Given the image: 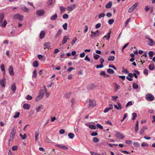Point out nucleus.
<instances>
[{
    "label": "nucleus",
    "mask_w": 155,
    "mask_h": 155,
    "mask_svg": "<svg viewBox=\"0 0 155 155\" xmlns=\"http://www.w3.org/2000/svg\"><path fill=\"white\" fill-rule=\"evenodd\" d=\"M118 106L117 105L114 104V107L117 110L121 109L122 107H121V103L119 101L117 102Z\"/></svg>",
    "instance_id": "nucleus-9"
},
{
    "label": "nucleus",
    "mask_w": 155,
    "mask_h": 155,
    "mask_svg": "<svg viewBox=\"0 0 155 155\" xmlns=\"http://www.w3.org/2000/svg\"><path fill=\"white\" fill-rule=\"evenodd\" d=\"M149 56L150 57H152L153 54V52L152 51H150L148 53Z\"/></svg>",
    "instance_id": "nucleus-60"
},
{
    "label": "nucleus",
    "mask_w": 155,
    "mask_h": 155,
    "mask_svg": "<svg viewBox=\"0 0 155 155\" xmlns=\"http://www.w3.org/2000/svg\"><path fill=\"white\" fill-rule=\"evenodd\" d=\"M77 40V38L76 37L74 38V39L72 40L71 42V45L72 46H73L74 44L75 43Z\"/></svg>",
    "instance_id": "nucleus-43"
},
{
    "label": "nucleus",
    "mask_w": 155,
    "mask_h": 155,
    "mask_svg": "<svg viewBox=\"0 0 155 155\" xmlns=\"http://www.w3.org/2000/svg\"><path fill=\"white\" fill-rule=\"evenodd\" d=\"M93 141L95 143H98L99 142L98 139L96 137H94L93 139Z\"/></svg>",
    "instance_id": "nucleus-50"
},
{
    "label": "nucleus",
    "mask_w": 155,
    "mask_h": 155,
    "mask_svg": "<svg viewBox=\"0 0 155 155\" xmlns=\"http://www.w3.org/2000/svg\"><path fill=\"white\" fill-rule=\"evenodd\" d=\"M23 107L26 110L29 109L30 108V105L27 104H25L23 105Z\"/></svg>",
    "instance_id": "nucleus-24"
},
{
    "label": "nucleus",
    "mask_w": 155,
    "mask_h": 155,
    "mask_svg": "<svg viewBox=\"0 0 155 155\" xmlns=\"http://www.w3.org/2000/svg\"><path fill=\"white\" fill-rule=\"evenodd\" d=\"M94 57L95 60H97L99 58L100 56L98 54H95L94 55Z\"/></svg>",
    "instance_id": "nucleus-48"
},
{
    "label": "nucleus",
    "mask_w": 155,
    "mask_h": 155,
    "mask_svg": "<svg viewBox=\"0 0 155 155\" xmlns=\"http://www.w3.org/2000/svg\"><path fill=\"white\" fill-rule=\"evenodd\" d=\"M15 137L14 136H13V135H11L10 139L8 140L9 141V143H8V145H9L10 144V141H12L13 139L14 138V137Z\"/></svg>",
    "instance_id": "nucleus-41"
},
{
    "label": "nucleus",
    "mask_w": 155,
    "mask_h": 155,
    "mask_svg": "<svg viewBox=\"0 0 155 155\" xmlns=\"http://www.w3.org/2000/svg\"><path fill=\"white\" fill-rule=\"evenodd\" d=\"M67 26H68V24L67 23H65L64 25H62V27H63V28L65 30H67Z\"/></svg>",
    "instance_id": "nucleus-45"
},
{
    "label": "nucleus",
    "mask_w": 155,
    "mask_h": 155,
    "mask_svg": "<svg viewBox=\"0 0 155 155\" xmlns=\"http://www.w3.org/2000/svg\"><path fill=\"white\" fill-rule=\"evenodd\" d=\"M16 133L15 130L14 128H12V130L11 132V134L12 135H13V136H15V135Z\"/></svg>",
    "instance_id": "nucleus-39"
},
{
    "label": "nucleus",
    "mask_w": 155,
    "mask_h": 155,
    "mask_svg": "<svg viewBox=\"0 0 155 155\" xmlns=\"http://www.w3.org/2000/svg\"><path fill=\"white\" fill-rule=\"evenodd\" d=\"M91 35L90 37L92 38H94L97 37L101 35V31H99L98 30H97L95 32L91 31Z\"/></svg>",
    "instance_id": "nucleus-3"
},
{
    "label": "nucleus",
    "mask_w": 155,
    "mask_h": 155,
    "mask_svg": "<svg viewBox=\"0 0 155 155\" xmlns=\"http://www.w3.org/2000/svg\"><path fill=\"white\" fill-rule=\"evenodd\" d=\"M45 94V91L43 89L40 90L38 96L36 98L35 101L36 102H38L41 100L44 97Z\"/></svg>",
    "instance_id": "nucleus-2"
},
{
    "label": "nucleus",
    "mask_w": 155,
    "mask_h": 155,
    "mask_svg": "<svg viewBox=\"0 0 155 155\" xmlns=\"http://www.w3.org/2000/svg\"><path fill=\"white\" fill-rule=\"evenodd\" d=\"M89 107H93L96 106V102L90 99L89 100Z\"/></svg>",
    "instance_id": "nucleus-7"
},
{
    "label": "nucleus",
    "mask_w": 155,
    "mask_h": 155,
    "mask_svg": "<svg viewBox=\"0 0 155 155\" xmlns=\"http://www.w3.org/2000/svg\"><path fill=\"white\" fill-rule=\"evenodd\" d=\"M149 68L150 70L152 71L155 69V66L153 64H150L149 66Z\"/></svg>",
    "instance_id": "nucleus-21"
},
{
    "label": "nucleus",
    "mask_w": 155,
    "mask_h": 155,
    "mask_svg": "<svg viewBox=\"0 0 155 155\" xmlns=\"http://www.w3.org/2000/svg\"><path fill=\"white\" fill-rule=\"evenodd\" d=\"M115 58L114 56H111L108 57L107 60L108 61H113Z\"/></svg>",
    "instance_id": "nucleus-32"
},
{
    "label": "nucleus",
    "mask_w": 155,
    "mask_h": 155,
    "mask_svg": "<svg viewBox=\"0 0 155 155\" xmlns=\"http://www.w3.org/2000/svg\"><path fill=\"white\" fill-rule=\"evenodd\" d=\"M132 120H134L137 117V114L135 113H134L132 114Z\"/></svg>",
    "instance_id": "nucleus-29"
},
{
    "label": "nucleus",
    "mask_w": 155,
    "mask_h": 155,
    "mask_svg": "<svg viewBox=\"0 0 155 155\" xmlns=\"http://www.w3.org/2000/svg\"><path fill=\"white\" fill-rule=\"evenodd\" d=\"M45 13V12L44 10L42 9L37 10L36 12V14L37 15L39 16L42 15Z\"/></svg>",
    "instance_id": "nucleus-10"
},
{
    "label": "nucleus",
    "mask_w": 155,
    "mask_h": 155,
    "mask_svg": "<svg viewBox=\"0 0 155 155\" xmlns=\"http://www.w3.org/2000/svg\"><path fill=\"white\" fill-rule=\"evenodd\" d=\"M107 72L110 74H114V71L110 68L108 69L107 70Z\"/></svg>",
    "instance_id": "nucleus-31"
},
{
    "label": "nucleus",
    "mask_w": 155,
    "mask_h": 155,
    "mask_svg": "<svg viewBox=\"0 0 155 155\" xmlns=\"http://www.w3.org/2000/svg\"><path fill=\"white\" fill-rule=\"evenodd\" d=\"M114 22V20L113 19H110L108 20V23L110 25L112 24Z\"/></svg>",
    "instance_id": "nucleus-46"
},
{
    "label": "nucleus",
    "mask_w": 155,
    "mask_h": 155,
    "mask_svg": "<svg viewBox=\"0 0 155 155\" xmlns=\"http://www.w3.org/2000/svg\"><path fill=\"white\" fill-rule=\"evenodd\" d=\"M133 87L134 89H137L138 88V84L137 83H133Z\"/></svg>",
    "instance_id": "nucleus-33"
},
{
    "label": "nucleus",
    "mask_w": 155,
    "mask_h": 155,
    "mask_svg": "<svg viewBox=\"0 0 155 155\" xmlns=\"http://www.w3.org/2000/svg\"><path fill=\"white\" fill-rule=\"evenodd\" d=\"M21 9L23 11L25 12H28L29 11V10L25 6H22L21 7Z\"/></svg>",
    "instance_id": "nucleus-27"
},
{
    "label": "nucleus",
    "mask_w": 155,
    "mask_h": 155,
    "mask_svg": "<svg viewBox=\"0 0 155 155\" xmlns=\"http://www.w3.org/2000/svg\"><path fill=\"white\" fill-rule=\"evenodd\" d=\"M61 30L60 29L57 32V33L55 35V38H58L61 35Z\"/></svg>",
    "instance_id": "nucleus-25"
},
{
    "label": "nucleus",
    "mask_w": 155,
    "mask_h": 155,
    "mask_svg": "<svg viewBox=\"0 0 155 155\" xmlns=\"http://www.w3.org/2000/svg\"><path fill=\"white\" fill-rule=\"evenodd\" d=\"M36 77V71L35 69L33 72L32 78H35Z\"/></svg>",
    "instance_id": "nucleus-42"
},
{
    "label": "nucleus",
    "mask_w": 155,
    "mask_h": 155,
    "mask_svg": "<svg viewBox=\"0 0 155 155\" xmlns=\"http://www.w3.org/2000/svg\"><path fill=\"white\" fill-rule=\"evenodd\" d=\"M39 134V130H37L35 132V140L37 141L38 139V137Z\"/></svg>",
    "instance_id": "nucleus-20"
},
{
    "label": "nucleus",
    "mask_w": 155,
    "mask_h": 155,
    "mask_svg": "<svg viewBox=\"0 0 155 155\" xmlns=\"http://www.w3.org/2000/svg\"><path fill=\"white\" fill-rule=\"evenodd\" d=\"M148 145V144L146 142H143L141 144V146L143 147H145Z\"/></svg>",
    "instance_id": "nucleus-52"
},
{
    "label": "nucleus",
    "mask_w": 155,
    "mask_h": 155,
    "mask_svg": "<svg viewBox=\"0 0 155 155\" xmlns=\"http://www.w3.org/2000/svg\"><path fill=\"white\" fill-rule=\"evenodd\" d=\"M110 33H111L110 32H108L107 33V35H105L104 36V38H106L107 39V40H108L110 39Z\"/></svg>",
    "instance_id": "nucleus-30"
},
{
    "label": "nucleus",
    "mask_w": 155,
    "mask_h": 155,
    "mask_svg": "<svg viewBox=\"0 0 155 155\" xmlns=\"http://www.w3.org/2000/svg\"><path fill=\"white\" fill-rule=\"evenodd\" d=\"M75 4H71L67 7V10L69 12H71L75 8Z\"/></svg>",
    "instance_id": "nucleus-6"
},
{
    "label": "nucleus",
    "mask_w": 155,
    "mask_h": 155,
    "mask_svg": "<svg viewBox=\"0 0 155 155\" xmlns=\"http://www.w3.org/2000/svg\"><path fill=\"white\" fill-rule=\"evenodd\" d=\"M147 129V128L146 127L144 126L140 130V135L143 134L144 132V130Z\"/></svg>",
    "instance_id": "nucleus-22"
},
{
    "label": "nucleus",
    "mask_w": 155,
    "mask_h": 155,
    "mask_svg": "<svg viewBox=\"0 0 155 155\" xmlns=\"http://www.w3.org/2000/svg\"><path fill=\"white\" fill-rule=\"evenodd\" d=\"M60 9L61 12H64L66 10V8L65 7L63 6L60 7Z\"/></svg>",
    "instance_id": "nucleus-40"
},
{
    "label": "nucleus",
    "mask_w": 155,
    "mask_h": 155,
    "mask_svg": "<svg viewBox=\"0 0 155 155\" xmlns=\"http://www.w3.org/2000/svg\"><path fill=\"white\" fill-rule=\"evenodd\" d=\"M68 136L70 138L72 139L74 136V134L73 133H70L68 134Z\"/></svg>",
    "instance_id": "nucleus-28"
},
{
    "label": "nucleus",
    "mask_w": 155,
    "mask_h": 155,
    "mask_svg": "<svg viewBox=\"0 0 155 155\" xmlns=\"http://www.w3.org/2000/svg\"><path fill=\"white\" fill-rule=\"evenodd\" d=\"M69 39L68 38V36H64L63 40L62 41V45H64L66 43L67 41L68 40H69Z\"/></svg>",
    "instance_id": "nucleus-14"
},
{
    "label": "nucleus",
    "mask_w": 155,
    "mask_h": 155,
    "mask_svg": "<svg viewBox=\"0 0 155 155\" xmlns=\"http://www.w3.org/2000/svg\"><path fill=\"white\" fill-rule=\"evenodd\" d=\"M68 17V15L67 14H64L63 15V18L64 19H67Z\"/></svg>",
    "instance_id": "nucleus-62"
},
{
    "label": "nucleus",
    "mask_w": 155,
    "mask_h": 155,
    "mask_svg": "<svg viewBox=\"0 0 155 155\" xmlns=\"http://www.w3.org/2000/svg\"><path fill=\"white\" fill-rule=\"evenodd\" d=\"M103 67V64H101L100 65H98L96 66V68H101Z\"/></svg>",
    "instance_id": "nucleus-63"
},
{
    "label": "nucleus",
    "mask_w": 155,
    "mask_h": 155,
    "mask_svg": "<svg viewBox=\"0 0 155 155\" xmlns=\"http://www.w3.org/2000/svg\"><path fill=\"white\" fill-rule=\"evenodd\" d=\"M20 114L19 112H17L16 114L13 116L14 118H16L18 117Z\"/></svg>",
    "instance_id": "nucleus-44"
},
{
    "label": "nucleus",
    "mask_w": 155,
    "mask_h": 155,
    "mask_svg": "<svg viewBox=\"0 0 155 155\" xmlns=\"http://www.w3.org/2000/svg\"><path fill=\"white\" fill-rule=\"evenodd\" d=\"M23 16L20 14H17L15 16V18L20 20H22L23 19Z\"/></svg>",
    "instance_id": "nucleus-17"
},
{
    "label": "nucleus",
    "mask_w": 155,
    "mask_h": 155,
    "mask_svg": "<svg viewBox=\"0 0 155 155\" xmlns=\"http://www.w3.org/2000/svg\"><path fill=\"white\" fill-rule=\"evenodd\" d=\"M130 18H129L128 19H127L126 20V22H125V27H126L127 26V25L128 23L129 22L130 20Z\"/></svg>",
    "instance_id": "nucleus-61"
},
{
    "label": "nucleus",
    "mask_w": 155,
    "mask_h": 155,
    "mask_svg": "<svg viewBox=\"0 0 155 155\" xmlns=\"http://www.w3.org/2000/svg\"><path fill=\"white\" fill-rule=\"evenodd\" d=\"M144 74L145 75H148V70L146 69H144L143 71Z\"/></svg>",
    "instance_id": "nucleus-57"
},
{
    "label": "nucleus",
    "mask_w": 155,
    "mask_h": 155,
    "mask_svg": "<svg viewBox=\"0 0 155 155\" xmlns=\"http://www.w3.org/2000/svg\"><path fill=\"white\" fill-rule=\"evenodd\" d=\"M84 60L85 61H87L88 62H90V59L88 57L87 55L84 58Z\"/></svg>",
    "instance_id": "nucleus-58"
},
{
    "label": "nucleus",
    "mask_w": 155,
    "mask_h": 155,
    "mask_svg": "<svg viewBox=\"0 0 155 155\" xmlns=\"http://www.w3.org/2000/svg\"><path fill=\"white\" fill-rule=\"evenodd\" d=\"M112 5V2H109L106 5L105 7L107 8H110Z\"/></svg>",
    "instance_id": "nucleus-23"
},
{
    "label": "nucleus",
    "mask_w": 155,
    "mask_h": 155,
    "mask_svg": "<svg viewBox=\"0 0 155 155\" xmlns=\"http://www.w3.org/2000/svg\"><path fill=\"white\" fill-rule=\"evenodd\" d=\"M97 127L98 128H99L101 129H102L103 128V127L101 124H97L96 125Z\"/></svg>",
    "instance_id": "nucleus-54"
},
{
    "label": "nucleus",
    "mask_w": 155,
    "mask_h": 155,
    "mask_svg": "<svg viewBox=\"0 0 155 155\" xmlns=\"http://www.w3.org/2000/svg\"><path fill=\"white\" fill-rule=\"evenodd\" d=\"M122 72L126 74H128L129 73V72L127 69H124V70H123Z\"/></svg>",
    "instance_id": "nucleus-64"
},
{
    "label": "nucleus",
    "mask_w": 155,
    "mask_h": 155,
    "mask_svg": "<svg viewBox=\"0 0 155 155\" xmlns=\"http://www.w3.org/2000/svg\"><path fill=\"white\" fill-rule=\"evenodd\" d=\"M116 137L119 139H123L124 137V136L123 134L121 132H117L116 135Z\"/></svg>",
    "instance_id": "nucleus-8"
},
{
    "label": "nucleus",
    "mask_w": 155,
    "mask_h": 155,
    "mask_svg": "<svg viewBox=\"0 0 155 155\" xmlns=\"http://www.w3.org/2000/svg\"><path fill=\"white\" fill-rule=\"evenodd\" d=\"M55 146L58 147L59 148L62 149L63 146L62 144H56L55 145Z\"/></svg>",
    "instance_id": "nucleus-55"
},
{
    "label": "nucleus",
    "mask_w": 155,
    "mask_h": 155,
    "mask_svg": "<svg viewBox=\"0 0 155 155\" xmlns=\"http://www.w3.org/2000/svg\"><path fill=\"white\" fill-rule=\"evenodd\" d=\"M20 137L22 138V140H24L25 139L26 137V135L25 134L24 135H22L21 134L20 135Z\"/></svg>",
    "instance_id": "nucleus-51"
},
{
    "label": "nucleus",
    "mask_w": 155,
    "mask_h": 155,
    "mask_svg": "<svg viewBox=\"0 0 155 155\" xmlns=\"http://www.w3.org/2000/svg\"><path fill=\"white\" fill-rule=\"evenodd\" d=\"M42 105H39V106H38V107H37L36 108V111L37 112H40V109H41V108H42Z\"/></svg>",
    "instance_id": "nucleus-37"
},
{
    "label": "nucleus",
    "mask_w": 155,
    "mask_h": 155,
    "mask_svg": "<svg viewBox=\"0 0 155 155\" xmlns=\"http://www.w3.org/2000/svg\"><path fill=\"white\" fill-rule=\"evenodd\" d=\"M8 71L9 74L11 75H13L14 74L13 71V68L11 66H9L8 68Z\"/></svg>",
    "instance_id": "nucleus-12"
},
{
    "label": "nucleus",
    "mask_w": 155,
    "mask_h": 155,
    "mask_svg": "<svg viewBox=\"0 0 155 155\" xmlns=\"http://www.w3.org/2000/svg\"><path fill=\"white\" fill-rule=\"evenodd\" d=\"M11 89L12 90L15 92L16 90V87L15 84H13L11 86Z\"/></svg>",
    "instance_id": "nucleus-26"
},
{
    "label": "nucleus",
    "mask_w": 155,
    "mask_h": 155,
    "mask_svg": "<svg viewBox=\"0 0 155 155\" xmlns=\"http://www.w3.org/2000/svg\"><path fill=\"white\" fill-rule=\"evenodd\" d=\"M138 5V3H136L134 5L131 7L128 10V12H132L136 9Z\"/></svg>",
    "instance_id": "nucleus-5"
},
{
    "label": "nucleus",
    "mask_w": 155,
    "mask_h": 155,
    "mask_svg": "<svg viewBox=\"0 0 155 155\" xmlns=\"http://www.w3.org/2000/svg\"><path fill=\"white\" fill-rule=\"evenodd\" d=\"M71 95V92H68L66 93L65 94V97L66 98H69Z\"/></svg>",
    "instance_id": "nucleus-34"
},
{
    "label": "nucleus",
    "mask_w": 155,
    "mask_h": 155,
    "mask_svg": "<svg viewBox=\"0 0 155 155\" xmlns=\"http://www.w3.org/2000/svg\"><path fill=\"white\" fill-rule=\"evenodd\" d=\"M132 102L131 101H129L126 104V107H127L129 106L132 105Z\"/></svg>",
    "instance_id": "nucleus-49"
},
{
    "label": "nucleus",
    "mask_w": 155,
    "mask_h": 155,
    "mask_svg": "<svg viewBox=\"0 0 155 155\" xmlns=\"http://www.w3.org/2000/svg\"><path fill=\"white\" fill-rule=\"evenodd\" d=\"M148 39L149 40V41L147 42L148 45L151 46L153 45L154 43L152 39L150 38H148Z\"/></svg>",
    "instance_id": "nucleus-18"
},
{
    "label": "nucleus",
    "mask_w": 155,
    "mask_h": 155,
    "mask_svg": "<svg viewBox=\"0 0 155 155\" xmlns=\"http://www.w3.org/2000/svg\"><path fill=\"white\" fill-rule=\"evenodd\" d=\"M26 98L28 100H31L32 99V97L29 95H28L26 96Z\"/></svg>",
    "instance_id": "nucleus-47"
},
{
    "label": "nucleus",
    "mask_w": 155,
    "mask_h": 155,
    "mask_svg": "<svg viewBox=\"0 0 155 155\" xmlns=\"http://www.w3.org/2000/svg\"><path fill=\"white\" fill-rule=\"evenodd\" d=\"M58 17V15L57 14H55L54 15L51 16L50 18V19L52 21L55 20Z\"/></svg>",
    "instance_id": "nucleus-19"
},
{
    "label": "nucleus",
    "mask_w": 155,
    "mask_h": 155,
    "mask_svg": "<svg viewBox=\"0 0 155 155\" xmlns=\"http://www.w3.org/2000/svg\"><path fill=\"white\" fill-rule=\"evenodd\" d=\"M1 69L2 71H5V65L3 64H2L0 66Z\"/></svg>",
    "instance_id": "nucleus-38"
},
{
    "label": "nucleus",
    "mask_w": 155,
    "mask_h": 155,
    "mask_svg": "<svg viewBox=\"0 0 155 155\" xmlns=\"http://www.w3.org/2000/svg\"><path fill=\"white\" fill-rule=\"evenodd\" d=\"M146 99L147 101H152L154 99V96L151 94H148L146 95Z\"/></svg>",
    "instance_id": "nucleus-4"
},
{
    "label": "nucleus",
    "mask_w": 155,
    "mask_h": 155,
    "mask_svg": "<svg viewBox=\"0 0 155 155\" xmlns=\"http://www.w3.org/2000/svg\"><path fill=\"white\" fill-rule=\"evenodd\" d=\"M45 31L44 30H42L41 31L39 35V38L41 39H43L45 37Z\"/></svg>",
    "instance_id": "nucleus-15"
},
{
    "label": "nucleus",
    "mask_w": 155,
    "mask_h": 155,
    "mask_svg": "<svg viewBox=\"0 0 155 155\" xmlns=\"http://www.w3.org/2000/svg\"><path fill=\"white\" fill-rule=\"evenodd\" d=\"M105 16V14L104 13L100 14L98 15V18H99L101 19V17H103Z\"/></svg>",
    "instance_id": "nucleus-53"
},
{
    "label": "nucleus",
    "mask_w": 155,
    "mask_h": 155,
    "mask_svg": "<svg viewBox=\"0 0 155 155\" xmlns=\"http://www.w3.org/2000/svg\"><path fill=\"white\" fill-rule=\"evenodd\" d=\"M88 127L91 129L92 130H94L96 128V126L94 125L90 124L89 125Z\"/></svg>",
    "instance_id": "nucleus-35"
},
{
    "label": "nucleus",
    "mask_w": 155,
    "mask_h": 155,
    "mask_svg": "<svg viewBox=\"0 0 155 155\" xmlns=\"http://www.w3.org/2000/svg\"><path fill=\"white\" fill-rule=\"evenodd\" d=\"M134 146L137 147H139L140 146L139 143L138 142H134Z\"/></svg>",
    "instance_id": "nucleus-59"
},
{
    "label": "nucleus",
    "mask_w": 155,
    "mask_h": 155,
    "mask_svg": "<svg viewBox=\"0 0 155 155\" xmlns=\"http://www.w3.org/2000/svg\"><path fill=\"white\" fill-rule=\"evenodd\" d=\"M55 146L58 147L59 148L62 149L63 146L62 144H56L55 145Z\"/></svg>",
    "instance_id": "nucleus-56"
},
{
    "label": "nucleus",
    "mask_w": 155,
    "mask_h": 155,
    "mask_svg": "<svg viewBox=\"0 0 155 155\" xmlns=\"http://www.w3.org/2000/svg\"><path fill=\"white\" fill-rule=\"evenodd\" d=\"M4 19V15L3 13H2L0 14V24H1V26L3 28L5 27L7 24V22L5 20H3Z\"/></svg>",
    "instance_id": "nucleus-1"
},
{
    "label": "nucleus",
    "mask_w": 155,
    "mask_h": 155,
    "mask_svg": "<svg viewBox=\"0 0 155 155\" xmlns=\"http://www.w3.org/2000/svg\"><path fill=\"white\" fill-rule=\"evenodd\" d=\"M44 46L45 49H47L48 50L50 48V44L49 42H45L44 44Z\"/></svg>",
    "instance_id": "nucleus-13"
},
{
    "label": "nucleus",
    "mask_w": 155,
    "mask_h": 155,
    "mask_svg": "<svg viewBox=\"0 0 155 155\" xmlns=\"http://www.w3.org/2000/svg\"><path fill=\"white\" fill-rule=\"evenodd\" d=\"M38 65V63L37 61H35L33 63V66L34 67H36Z\"/></svg>",
    "instance_id": "nucleus-36"
},
{
    "label": "nucleus",
    "mask_w": 155,
    "mask_h": 155,
    "mask_svg": "<svg viewBox=\"0 0 155 155\" xmlns=\"http://www.w3.org/2000/svg\"><path fill=\"white\" fill-rule=\"evenodd\" d=\"M96 86L94 84H91L87 86V88L88 90H91L95 88Z\"/></svg>",
    "instance_id": "nucleus-16"
},
{
    "label": "nucleus",
    "mask_w": 155,
    "mask_h": 155,
    "mask_svg": "<svg viewBox=\"0 0 155 155\" xmlns=\"http://www.w3.org/2000/svg\"><path fill=\"white\" fill-rule=\"evenodd\" d=\"M114 85L115 88L114 91L115 92H117L120 88V86L116 83H114Z\"/></svg>",
    "instance_id": "nucleus-11"
}]
</instances>
